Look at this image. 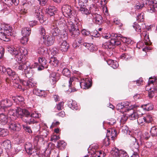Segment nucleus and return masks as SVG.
<instances>
[{"instance_id": "obj_36", "label": "nucleus", "mask_w": 157, "mask_h": 157, "mask_svg": "<svg viewBox=\"0 0 157 157\" xmlns=\"http://www.w3.org/2000/svg\"><path fill=\"white\" fill-rule=\"evenodd\" d=\"M141 107L144 110L149 111L152 110L153 108V105L151 104L148 103L141 105Z\"/></svg>"}, {"instance_id": "obj_54", "label": "nucleus", "mask_w": 157, "mask_h": 157, "mask_svg": "<svg viewBox=\"0 0 157 157\" xmlns=\"http://www.w3.org/2000/svg\"><path fill=\"white\" fill-rule=\"evenodd\" d=\"M22 127L24 130L29 133L32 132V130L30 127L26 125H22Z\"/></svg>"}, {"instance_id": "obj_55", "label": "nucleus", "mask_w": 157, "mask_h": 157, "mask_svg": "<svg viewBox=\"0 0 157 157\" xmlns=\"http://www.w3.org/2000/svg\"><path fill=\"white\" fill-rule=\"evenodd\" d=\"M63 74L66 76H68L70 73L69 70L67 68H64L62 71Z\"/></svg>"}, {"instance_id": "obj_14", "label": "nucleus", "mask_w": 157, "mask_h": 157, "mask_svg": "<svg viewBox=\"0 0 157 157\" xmlns=\"http://www.w3.org/2000/svg\"><path fill=\"white\" fill-rule=\"evenodd\" d=\"M38 62L39 66L38 67V70L39 71L43 70L44 67L47 68L48 67L47 64V60L45 58L42 56L39 57Z\"/></svg>"}, {"instance_id": "obj_43", "label": "nucleus", "mask_w": 157, "mask_h": 157, "mask_svg": "<svg viewBox=\"0 0 157 157\" xmlns=\"http://www.w3.org/2000/svg\"><path fill=\"white\" fill-rule=\"evenodd\" d=\"M144 19V14L143 13H139L137 16L136 19L140 22H143Z\"/></svg>"}, {"instance_id": "obj_23", "label": "nucleus", "mask_w": 157, "mask_h": 157, "mask_svg": "<svg viewBox=\"0 0 157 157\" xmlns=\"http://www.w3.org/2000/svg\"><path fill=\"white\" fill-rule=\"evenodd\" d=\"M12 2L13 4L15 6H17L18 5L19 3V0H8L7 2L5 4L7 6V7H6V8L5 7L4 8V10L6 11V10H9L10 7L12 5L11 3Z\"/></svg>"}, {"instance_id": "obj_1", "label": "nucleus", "mask_w": 157, "mask_h": 157, "mask_svg": "<svg viewBox=\"0 0 157 157\" xmlns=\"http://www.w3.org/2000/svg\"><path fill=\"white\" fill-rule=\"evenodd\" d=\"M8 51L13 55L14 56L17 62V69L23 71L24 70L25 73V76L27 78H29L33 74L32 70V67L30 66L29 63L26 62L23 63L24 59H23V56L26 54L25 52H27L26 50H23L21 48H16L12 46L8 48Z\"/></svg>"}, {"instance_id": "obj_20", "label": "nucleus", "mask_w": 157, "mask_h": 157, "mask_svg": "<svg viewBox=\"0 0 157 157\" xmlns=\"http://www.w3.org/2000/svg\"><path fill=\"white\" fill-rule=\"evenodd\" d=\"M81 87L83 89H86L90 88L92 86V83L89 79H86L79 83Z\"/></svg>"}, {"instance_id": "obj_39", "label": "nucleus", "mask_w": 157, "mask_h": 157, "mask_svg": "<svg viewBox=\"0 0 157 157\" xmlns=\"http://www.w3.org/2000/svg\"><path fill=\"white\" fill-rule=\"evenodd\" d=\"M146 120L144 117L141 116L138 117L137 120V122L140 125H144L145 123H146Z\"/></svg>"}, {"instance_id": "obj_22", "label": "nucleus", "mask_w": 157, "mask_h": 157, "mask_svg": "<svg viewBox=\"0 0 157 157\" xmlns=\"http://www.w3.org/2000/svg\"><path fill=\"white\" fill-rule=\"evenodd\" d=\"M69 46V44L66 41H64L59 44L58 47L62 52H65L67 51Z\"/></svg>"}, {"instance_id": "obj_4", "label": "nucleus", "mask_w": 157, "mask_h": 157, "mask_svg": "<svg viewBox=\"0 0 157 157\" xmlns=\"http://www.w3.org/2000/svg\"><path fill=\"white\" fill-rule=\"evenodd\" d=\"M0 71L3 72L6 71L7 74L13 80L14 82L17 84L19 83L20 82V78L16 73L11 68H6L4 67L0 66Z\"/></svg>"}, {"instance_id": "obj_52", "label": "nucleus", "mask_w": 157, "mask_h": 157, "mask_svg": "<svg viewBox=\"0 0 157 157\" xmlns=\"http://www.w3.org/2000/svg\"><path fill=\"white\" fill-rule=\"evenodd\" d=\"M113 22L114 24L118 25L120 28H121L123 26V24L121 23V21L117 18H114Z\"/></svg>"}, {"instance_id": "obj_32", "label": "nucleus", "mask_w": 157, "mask_h": 157, "mask_svg": "<svg viewBox=\"0 0 157 157\" xmlns=\"http://www.w3.org/2000/svg\"><path fill=\"white\" fill-rule=\"evenodd\" d=\"M67 105L70 108L74 110H77L79 109V107L76 102L72 100L68 101Z\"/></svg>"}, {"instance_id": "obj_25", "label": "nucleus", "mask_w": 157, "mask_h": 157, "mask_svg": "<svg viewBox=\"0 0 157 157\" xmlns=\"http://www.w3.org/2000/svg\"><path fill=\"white\" fill-rule=\"evenodd\" d=\"M91 8V7L90 8V10H89L86 8V6L84 7H80L79 9V11H81V13L82 14H84L86 15H89V16L91 18H93V14L91 13V11L90 9Z\"/></svg>"}, {"instance_id": "obj_58", "label": "nucleus", "mask_w": 157, "mask_h": 157, "mask_svg": "<svg viewBox=\"0 0 157 157\" xmlns=\"http://www.w3.org/2000/svg\"><path fill=\"white\" fill-rule=\"evenodd\" d=\"M40 34L42 36L45 37L46 35V31L44 28L41 27L40 30Z\"/></svg>"}, {"instance_id": "obj_11", "label": "nucleus", "mask_w": 157, "mask_h": 157, "mask_svg": "<svg viewBox=\"0 0 157 157\" xmlns=\"http://www.w3.org/2000/svg\"><path fill=\"white\" fill-rule=\"evenodd\" d=\"M26 152L29 155H32L34 156V153L36 152V149L32 144L29 142H26L24 144Z\"/></svg>"}, {"instance_id": "obj_24", "label": "nucleus", "mask_w": 157, "mask_h": 157, "mask_svg": "<svg viewBox=\"0 0 157 157\" xmlns=\"http://www.w3.org/2000/svg\"><path fill=\"white\" fill-rule=\"evenodd\" d=\"M33 93L36 95L44 98L46 97L47 95L44 90H40L37 88H35L33 90Z\"/></svg>"}, {"instance_id": "obj_50", "label": "nucleus", "mask_w": 157, "mask_h": 157, "mask_svg": "<svg viewBox=\"0 0 157 157\" xmlns=\"http://www.w3.org/2000/svg\"><path fill=\"white\" fill-rule=\"evenodd\" d=\"M88 0H78V4L80 7L86 6Z\"/></svg>"}, {"instance_id": "obj_35", "label": "nucleus", "mask_w": 157, "mask_h": 157, "mask_svg": "<svg viewBox=\"0 0 157 157\" xmlns=\"http://www.w3.org/2000/svg\"><path fill=\"white\" fill-rule=\"evenodd\" d=\"M111 153L113 157H120V150L116 147L112 148Z\"/></svg>"}, {"instance_id": "obj_12", "label": "nucleus", "mask_w": 157, "mask_h": 157, "mask_svg": "<svg viewBox=\"0 0 157 157\" xmlns=\"http://www.w3.org/2000/svg\"><path fill=\"white\" fill-rule=\"evenodd\" d=\"M133 108L134 107H132L131 109H127L126 113L128 115L130 119L132 120H134L139 117L138 113L133 109Z\"/></svg>"}, {"instance_id": "obj_63", "label": "nucleus", "mask_w": 157, "mask_h": 157, "mask_svg": "<svg viewBox=\"0 0 157 157\" xmlns=\"http://www.w3.org/2000/svg\"><path fill=\"white\" fill-rule=\"evenodd\" d=\"M8 114L11 116H14L16 115L15 110L10 109L8 111Z\"/></svg>"}, {"instance_id": "obj_53", "label": "nucleus", "mask_w": 157, "mask_h": 157, "mask_svg": "<svg viewBox=\"0 0 157 157\" xmlns=\"http://www.w3.org/2000/svg\"><path fill=\"white\" fill-rule=\"evenodd\" d=\"M144 6V4L142 2H137L135 5L136 8L138 9H141Z\"/></svg>"}, {"instance_id": "obj_2", "label": "nucleus", "mask_w": 157, "mask_h": 157, "mask_svg": "<svg viewBox=\"0 0 157 157\" xmlns=\"http://www.w3.org/2000/svg\"><path fill=\"white\" fill-rule=\"evenodd\" d=\"M62 11L65 16L67 17V27L71 37L73 39L79 36L80 31L78 27H76V18L75 17V12L69 6L64 5L62 8Z\"/></svg>"}, {"instance_id": "obj_6", "label": "nucleus", "mask_w": 157, "mask_h": 157, "mask_svg": "<svg viewBox=\"0 0 157 157\" xmlns=\"http://www.w3.org/2000/svg\"><path fill=\"white\" fill-rule=\"evenodd\" d=\"M40 115L36 112H33L31 114L29 112V114L25 117L24 121L27 124H31L36 123V121L35 120L34 118H39Z\"/></svg>"}, {"instance_id": "obj_19", "label": "nucleus", "mask_w": 157, "mask_h": 157, "mask_svg": "<svg viewBox=\"0 0 157 157\" xmlns=\"http://www.w3.org/2000/svg\"><path fill=\"white\" fill-rule=\"evenodd\" d=\"M16 113L18 114L23 116L22 119L24 121L25 117H26V115L29 114V111L25 109H22L20 107H17L16 109H15Z\"/></svg>"}, {"instance_id": "obj_34", "label": "nucleus", "mask_w": 157, "mask_h": 157, "mask_svg": "<svg viewBox=\"0 0 157 157\" xmlns=\"http://www.w3.org/2000/svg\"><path fill=\"white\" fill-rule=\"evenodd\" d=\"M31 29L28 27H25L23 28L21 33L23 36H28L31 33Z\"/></svg>"}, {"instance_id": "obj_44", "label": "nucleus", "mask_w": 157, "mask_h": 157, "mask_svg": "<svg viewBox=\"0 0 157 157\" xmlns=\"http://www.w3.org/2000/svg\"><path fill=\"white\" fill-rule=\"evenodd\" d=\"M36 82L33 78L30 79L28 80V87H31L35 86Z\"/></svg>"}, {"instance_id": "obj_47", "label": "nucleus", "mask_w": 157, "mask_h": 157, "mask_svg": "<svg viewBox=\"0 0 157 157\" xmlns=\"http://www.w3.org/2000/svg\"><path fill=\"white\" fill-rule=\"evenodd\" d=\"M123 105H124V111L125 112H127V109H131V107L132 106H131L130 103L128 102H123ZM133 107H134L133 106Z\"/></svg>"}, {"instance_id": "obj_13", "label": "nucleus", "mask_w": 157, "mask_h": 157, "mask_svg": "<svg viewBox=\"0 0 157 157\" xmlns=\"http://www.w3.org/2000/svg\"><path fill=\"white\" fill-rule=\"evenodd\" d=\"M2 145L5 149L6 150L8 157H13V155L10 153V150L11 148V143L9 140H5L2 143Z\"/></svg>"}, {"instance_id": "obj_61", "label": "nucleus", "mask_w": 157, "mask_h": 157, "mask_svg": "<svg viewBox=\"0 0 157 157\" xmlns=\"http://www.w3.org/2000/svg\"><path fill=\"white\" fill-rule=\"evenodd\" d=\"M63 102H60L56 105V108L58 110H61L62 109L63 105Z\"/></svg>"}, {"instance_id": "obj_64", "label": "nucleus", "mask_w": 157, "mask_h": 157, "mask_svg": "<svg viewBox=\"0 0 157 157\" xmlns=\"http://www.w3.org/2000/svg\"><path fill=\"white\" fill-rule=\"evenodd\" d=\"M124 105L123 102L118 104L116 106V108L117 110L124 109Z\"/></svg>"}, {"instance_id": "obj_30", "label": "nucleus", "mask_w": 157, "mask_h": 157, "mask_svg": "<svg viewBox=\"0 0 157 157\" xmlns=\"http://www.w3.org/2000/svg\"><path fill=\"white\" fill-rule=\"evenodd\" d=\"M93 17L95 19V22L98 25H101L103 22L102 16L100 14L94 13L93 14Z\"/></svg>"}, {"instance_id": "obj_3", "label": "nucleus", "mask_w": 157, "mask_h": 157, "mask_svg": "<svg viewBox=\"0 0 157 157\" xmlns=\"http://www.w3.org/2000/svg\"><path fill=\"white\" fill-rule=\"evenodd\" d=\"M111 38L109 41L106 42L102 45V47L105 48H113V46H117L120 45V47L122 48L124 50H126L122 48L123 45L124 46L125 44H121V38L122 37V36L120 34L112 33L111 35Z\"/></svg>"}, {"instance_id": "obj_62", "label": "nucleus", "mask_w": 157, "mask_h": 157, "mask_svg": "<svg viewBox=\"0 0 157 157\" xmlns=\"http://www.w3.org/2000/svg\"><path fill=\"white\" fill-rule=\"evenodd\" d=\"M129 57V56L126 53L122 54L120 56L121 59L125 60H127Z\"/></svg>"}, {"instance_id": "obj_26", "label": "nucleus", "mask_w": 157, "mask_h": 157, "mask_svg": "<svg viewBox=\"0 0 157 157\" xmlns=\"http://www.w3.org/2000/svg\"><path fill=\"white\" fill-rule=\"evenodd\" d=\"M50 78L51 84L53 86V87H54L56 82L59 80V77L56 76V73H52L50 75Z\"/></svg>"}, {"instance_id": "obj_7", "label": "nucleus", "mask_w": 157, "mask_h": 157, "mask_svg": "<svg viewBox=\"0 0 157 157\" xmlns=\"http://www.w3.org/2000/svg\"><path fill=\"white\" fill-rule=\"evenodd\" d=\"M129 143L130 146L133 152H138L139 151V145L136 139L134 137L130 136Z\"/></svg>"}, {"instance_id": "obj_15", "label": "nucleus", "mask_w": 157, "mask_h": 157, "mask_svg": "<svg viewBox=\"0 0 157 157\" xmlns=\"http://www.w3.org/2000/svg\"><path fill=\"white\" fill-rule=\"evenodd\" d=\"M33 11L34 16L38 18L41 23L43 22L44 21L43 13L41 10L38 8H34Z\"/></svg>"}, {"instance_id": "obj_37", "label": "nucleus", "mask_w": 157, "mask_h": 157, "mask_svg": "<svg viewBox=\"0 0 157 157\" xmlns=\"http://www.w3.org/2000/svg\"><path fill=\"white\" fill-rule=\"evenodd\" d=\"M66 145V143L63 141L60 140L57 142L56 147L59 149H64Z\"/></svg>"}, {"instance_id": "obj_27", "label": "nucleus", "mask_w": 157, "mask_h": 157, "mask_svg": "<svg viewBox=\"0 0 157 157\" xmlns=\"http://www.w3.org/2000/svg\"><path fill=\"white\" fill-rule=\"evenodd\" d=\"M147 11L149 13H151L157 12V3L155 2L148 5Z\"/></svg>"}, {"instance_id": "obj_5", "label": "nucleus", "mask_w": 157, "mask_h": 157, "mask_svg": "<svg viewBox=\"0 0 157 157\" xmlns=\"http://www.w3.org/2000/svg\"><path fill=\"white\" fill-rule=\"evenodd\" d=\"M0 71L3 72L6 71L7 74L13 80L14 82L17 84L19 83L20 82V78L16 73L11 68H6L4 67L0 66Z\"/></svg>"}, {"instance_id": "obj_18", "label": "nucleus", "mask_w": 157, "mask_h": 157, "mask_svg": "<svg viewBox=\"0 0 157 157\" xmlns=\"http://www.w3.org/2000/svg\"><path fill=\"white\" fill-rule=\"evenodd\" d=\"M75 79V77L70 78L69 80V89L67 91L69 92L70 93L72 92H74L77 91L76 88H75V86L74 83L73 84L72 82H74V80Z\"/></svg>"}, {"instance_id": "obj_17", "label": "nucleus", "mask_w": 157, "mask_h": 157, "mask_svg": "<svg viewBox=\"0 0 157 157\" xmlns=\"http://www.w3.org/2000/svg\"><path fill=\"white\" fill-rule=\"evenodd\" d=\"M9 128L13 131H19L21 128L19 123L14 121H11L10 123Z\"/></svg>"}, {"instance_id": "obj_51", "label": "nucleus", "mask_w": 157, "mask_h": 157, "mask_svg": "<svg viewBox=\"0 0 157 157\" xmlns=\"http://www.w3.org/2000/svg\"><path fill=\"white\" fill-rule=\"evenodd\" d=\"M8 131L6 129L2 128L0 132V136H5L8 135Z\"/></svg>"}, {"instance_id": "obj_40", "label": "nucleus", "mask_w": 157, "mask_h": 157, "mask_svg": "<svg viewBox=\"0 0 157 157\" xmlns=\"http://www.w3.org/2000/svg\"><path fill=\"white\" fill-rule=\"evenodd\" d=\"M49 63L54 67L57 66L58 63V60L55 58H52L50 60Z\"/></svg>"}, {"instance_id": "obj_56", "label": "nucleus", "mask_w": 157, "mask_h": 157, "mask_svg": "<svg viewBox=\"0 0 157 157\" xmlns=\"http://www.w3.org/2000/svg\"><path fill=\"white\" fill-rule=\"evenodd\" d=\"M133 26L136 31L139 33L141 32V27L137 23H135Z\"/></svg>"}, {"instance_id": "obj_33", "label": "nucleus", "mask_w": 157, "mask_h": 157, "mask_svg": "<svg viewBox=\"0 0 157 157\" xmlns=\"http://www.w3.org/2000/svg\"><path fill=\"white\" fill-rule=\"evenodd\" d=\"M56 9L55 6H50L46 9V11L51 16H53L56 13Z\"/></svg>"}, {"instance_id": "obj_29", "label": "nucleus", "mask_w": 157, "mask_h": 157, "mask_svg": "<svg viewBox=\"0 0 157 157\" xmlns=\"http://www.w3.org/2000/svg\"><path fill=\"white\" fill-rule=\"evenodd\" d=\"M35 0H28V3H24L23 4L24 8H25L24 10L21 11V13L25 14L27 13V8L29 7V5L32 6L35 3Z\"/></svg>"}, {"instance_id": "obj_46", "label": "nucleus", "mask_w": 157, "mask_h": 157, "mask_svg": "<svg viewBox=\"0 0 157 157\" xmlns=\"http://www.w3.org/2000/svg\"><path fill=\"white\" fill-rule=\"evenodd\" d=\"M122 41L123 43H125L126 44H131L132 42V40L129 39H127L126 37H124L122 36V37L121 38V42Z\"/></svg>"}, {"instance_id": "obj_16", "label": "nucleus", "mask_w": 157, "mask_h": 157, "mask_svg": "<svg viewBox=\"0 0 157 157\" xmlns=\"http://www.w3.org/2000/svg\"><path fill=\"white\" fill-rule=\"evenodd\" d=\"M12 99L17 103L18 104L22 106H25V99L23 97L21 96H17L13 97Z\"/></svg>"}, {"instance_id": "obj_57", "label": "nucleus", "mask_w": 157, "mask_h": 157, "mask_svg": "<svg viewBox=\"0 0 157 157\" xmlns=\"http://www.w3.org/2000/svg\"><path fill=\"white\" fill-rule=\"evenodd\" d=\"M120 157H129V156L125 151L120 150Z\"/></svg>"}, {"instance_id": "obj_59", "label": "nucleus", "mask_w": 157, "mask_h": 157, "mask_svg": "<svg viewBox=\"0 0 157 157\" xmlns=\"http://www.w3.org/2000/svg\"><path fill=\"white\" fill-rule=\"evenodd\" d=\"M109 140L110 139L108 137H106L103 140V144L105 146H109L110 144Z\"/></svg>"}, {"instance_id": "obj_21", "label": "nucleus", "mask_w": 157, "mask_h": 157, "mask_svg": "<svg viewBox=\"0 0 157 157\" xmlns=\"http://www.w3.org/2000/svg\"><path fill=\"white\" fill-rule=\"evenodd\" d=\"M59 30L58 28L57 25H52L51 27V30L50 31V34L53 37L57 36L59 34Z\"/></svg>"}, {"instance_id": "obj_8", "label": "nucleus", "mask_w": 157, "mask_h": 157, "mask_svg": "<svg viewBox=\"0 0 157 157\" xmlns=\"http://www.w3.org/2000/svg\"><path fill=\"white\" fill-rule=\"evenodd\" d=\"M12 105V102L8 98L2 100L0 101V110L5 111L6 108L10 107Z\"/></svg>"}, {"instance_id": "obj_42", "label": "nucleus", "mask_w": 157, "mask_h": 157, "mask_svg": "<svg viewBox=\"0 0 157 157\" xmlns=\"http://www.w3.org/2000/svg\"><path fill=\"white\" fill-rule=\"evenodd\" d=\"M12 29L9 25L6 24L2 25L1 27V32H5L7 30Z\"/></svg>"}, {"instance_id": "obj_60", "label": "nucleus", "mask_w": 157, "mask_h": 157, "mask_svg": "<svg viewBox=\"0 0 157 157\" xmlns=\"http://www.w3.org/2000/svg\"><path fill=\"white\" fill-rule=\"evenodd\" d=\"M90 35L91 36L95 37H98L100 35L96 30H94L93 33H91Z\"/></svg>"}, {"instance_id": "obj_28", "label": "nucleus", "mask_w": 157, "mask_h": 157, "mask_svg": "<svg viewBox=\"0 0 157 157\" xmlns=\"http://www.w3.org/2000/svg\"><path fill=\"white\" fill-rule=\"evenodd\" d=\"M75 42L73 43L72 44V46L74 48H76L78 47L80 45H82L83 43V39L80 36H78L77 38L75 39Z\"/></svg>"}, {"instance_id": "obj_41", "label": "nucleus", "mask_w": 157, "mask_h": 157, "mask_svg": "<svg viewBox=\"0 0 157 157\" xmlns=\"http://www.w3.org/2000/svg\"><path fill=\"white\" fill-rule=\"evenodd\" d=\"M150 132L153 137L157 136V126L152 127Z\"/></svg>"}, {"instance_id": "obj_10", "label": "nucleus", "mask_w": 157, "mask_h": 157, "mask_svg": "<svg viewBox=\"0 0 157 157\" xmlns=\"http://www.w3.org/2000/svg\"><path fill=\"white\" fill-rule=\"evenodd\" d=\"M12 29H10L5 32H0V39L5 41H9L10 40V36L12 35Z\"/></svg>"}, {"instance_id": "obj_49", "label": "nucleus", "mask_w": 157, "mask_h": 157, "mask_svg": "<svg viewBox=\"0 0 157 157\" xmlns=\"http://www.w3.org/2000/svg\"><path fill=\"white\" fill-rule=\"evenodd\" d=\"M146 123L151 122L153 120V118L151 115H147L144 117Z\"/></svg>"}, {"instance_id": "obj_31", "label": "nucleus", "mask_w": 157, "mask_h": 157, "mask_svg": "<svg viewBox=\"0 0 157 157\" xmlns=\"http://www.w3.org/2000/svg\"><path fill=\"white\" fill-rule=\"evenodd\" d=\"M8 116L3 113L0 114V123L3 125L6 124L8 121Z\"/></svg>"}, {"instance_id": "obj_38", "label": "nucleus", "mask_w": 157, "mask_h": 157, "mask_svg": "<svg viewBox=\"0 0 157 157\" xmlns=\"http://www.w3.org/2000/svg\"><path fill=\"white\" fill-rule=\"evenodd\" d=\"M47 52L46 48L44 47H39L38 49L37 52L40 55H43L46 53Z\"/></svg>"}, {"instance_id": "obj_9", "label": "nucleus", "mask_w": 157, "mask_h": 157, "mask_svg": "<svg viewBox=\"0 0 157 157\" xmlns=\"http://www.w3.org/2000/svg\"><path fill=\"white\" fill-rule=\"evenodd\" d=\"M40 40V42H43L44 45L47 46L52 45L55 40L53 37L49 36H46L45 37H41Z\"/></svg>"}, {"instance_id": "obj_48", "label": "nucleus", "mask_w": 157, "mask_h": 157, "mask_svg": "<svg viewBox=\"0 0 157 157\" xmlns=\"http://www.w3.org/2000/svg\"><path fill=\"white\" fill-rule=\"evenodd\" d=\"M109 130L112 134V140H114L116 137L117 132L116 129L114 128H110Z\"/></svg>"}, {"instance_id": "obj_45", "label": "nucleus", "mask_w": 157, "mask_h": 157, "mask_svg": "<svg viewBox=\"0 0 157 157\" xmlns=\"http://www.w3.org/2000/svg\"><path fill=\"white\" fill-rule=\"evenodd\" d=\"M145 34L144 36V42L146 45H149L151 44V42L149 39V36L147 34V32H145Z\"/></svg>"}]
</instances>
